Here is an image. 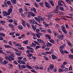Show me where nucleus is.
Returning a JSON list of instances; mask_svg holds the SVG:
<instances>
[{"mask_svg":"<svg viewBox=\"0 0 73 73\" xmlns=\"http://www.w3.org/2000/svg\"><path fill=\"white\" fill-rule=\"evenodd\" d=\"M54 13H58V10L55 9L54 10Z\"/></svg>","mask_w":73,"mask_h":73,"instance_id":"obj_42","label":"nucleus"},{"mask_svg":"<svg viewBox=\"0 0 73 73\" xmlns=\"http://www.w3.org/2000/svg\"><path fill=\"white\" fill-rule=\"evenodd\" d=\"M4 46H5V47L6 48H9V47H10V46L6 45H4Z\"/></svg>","mask_w":73,"mask_h":73,"instance_id":"obj_38","label":"nucleus"},{"mask_svg":"<svg viewBox=\"0 0 73 73\" xmlns=\"http://www.w3.org/2000/svg\"><path fill=\"white\" fill-rule=\"evenodd\" d=\"M33 24H36V25H38L36 21L34 19H33Z\"/></svg>","mask_w":73,"mask_h":73,"instance_id":"obj_23","label":"nucleus"},{"mask_svg":"<svg viewBox=\"0 0 73 73\" xmlns=\"http://www.w3.org/2000/svg\"><path fill=\"white\" fill-rule=\"evenodd\" d=\"M54 69V66L53 64H50L49 65V66L48 67L47 69V70L48 72H50V69L51 70H53Z\"/></svg>","mask_w":73,"mask_h":73,"instance_id":"obj_2","label":"nucleus"},{"mask_svg":"<svg viewBox=\"0 0 73 73\" xmlns=\"http://www.w3.org/2000/svg\"><path fill=\"white\" fill-rule=\"evenodd\" d=\"M32 56H33V54H32L29 53V54H27V56L28 57H31Z\"/></svg>","mask_w":73,"mask_h":73,"instance_id":"obj_34","label":"nucleus"},{"mask_svg":"<svg viewBox=\"0 0 73 73\" xmlns=\"http://www.w3.org/2000/svg\"><path fill=\"white\" fill-rule=\"evenodd\" d=\"M40 30H39L38 29H37L36 30V32H40Z\"/></svg>","mask_w":73,"mask_h":73,"instance_id":"obj_63","label":"nucleus"},{"mask_svg":"<svg viewBox=\"0 0 73 73\" xmlns=\"http://www.w3.org/2000/svg\"><path fill=\"white\" fill-rule=\"evenodd\" d=\"M18 58L19 59V60H21V59L23 58V57L22 56L18 57Z\"/></svg>","mask_w":73,"mask_h":73,"instance_id":"obj_58","label":"nucleus"},{"mask_svg":"<svg viewBox=\"0 0 73 73\" xmlns=\"http://www.w3.org/2000/svg\"><path fill=\"white\" fill-rule=\"evenodd\" d=\"M26 66L28 68H29V69H33V68L29 66V65H27Z\"/></svg>","mask_w":73,"mask_h":73,"instance_id":"obj_28","label":"nucleus"},{"mask_svg":"<svg viewBox=\"0 0 73 73\" xmlns=\"http://www.w3.org/2000/svg\"><path fill=\"white\" fill-rule=\"evenodd\" d=\"M65 1H67V3H68V4H70V5H71L72 4L71 1H73V0H65Z\"/></svg>","mask_w":73,"mask_h":73,"instance_id":"obj_14","label":"nucleus"},{"mask_svg":"<svg viewBox=\"0 0 73 73\" xmlns=\"http://www.w3.org/2000/svg\"><path fill=\"white\" fill-rule=\"evenodd\" d=\"M9 25L10 28H15V26L13 25L11 23H9Z\"/></svg>","mask_w":73,"mask_h":73,"instance_id":"obj_18","label":"nucleus"},{"mask_svg":"<svg viewBox=\"0 0 73 73\" xmlns=\"http://www.w3.org/2000/svg\"><path fill=\"white\" fill-rule=\"evenodd\" d=\"M39 4L40 6H42V5H43V4H44V2H40Z\"/></svg>","mask_w":73,"mask_h":73,"instance_id":"obj_57","label":"nucleus"},{"mask_svg":"<svg viewBox=\"0 0 73 73\" xmlns=\"http://www.w3.org/2000/svg\"><path fill=\"white\" fill-rule=\"evenodd\" d=\"M58 71L59 72H64V69H61V68L59 69Z\"/></svg>","mask_w":73,"mask_h":73,"instance_id":"obj_37","label":"nucleus"},{"mask_svg":"<svg viewBox=\"0 0 73 73\" xmlns=\"http://www.w3.org/2000/svg\"><path fill=\"white\" fill-rule=\"evenodd\" d=\"M59 48H60V49H63L64 48V47L63 46V45H62L60 46Z\"/></svg>","mask_w":73,"mask_h":73,"instance_id":"obj_43","label":"nucleus"},{"mask_svg":"<svg viewBox=\"0 0 73 73\" xmlns=\"http://www.w3.org/2000/svg\"><path fill=\"white\" fill-rule=\"evenodd\" d=\"M61 29L63 32L64 33H65V34L67 33V31H66V30L65 29V26H62L61 27Z\"/></svg>","mask_w":73,"mask_h":73,"instance_id":"obj_4","label":"nucleus"},{"mask_svg":"<svg viewBox=\"0 0 73 73\" xmlns=\"http://www.w3.org/2000/svg\"><path fill=\"white\" fill-rule=\"evenodd\" d=\"M21 67L22 68V69H24L26 68V66L24 65H21Z\"/></svg>","mask_w":73,"mask_h":73,"instance_id":"obj_29","label":"nucleus"},{"mask_svg":"<svg viewBox=\"0 0 73 73\" xmlns=\"http://www.w3.org/2000/svg\"><path fill=\"white\" fill-rule=\"evenodd\" d=\"M65 68V66L64 65H62L61 66V68H62V69H64V68Z\"/></svg>","mask_w":73,"mask_h":73,"instance_id":"obj_48","label":"nucleus"},{"mask_svg":"<svg viewBox=\"0 0 73 73\" xmlns=\"http://www.w3.org/2000/svg\"><path fill=\"white\" fill-rule=\"evenodd\" d=\"M41 16H38V19L37 20V21L39 23H41Z\"/></svg>","mask_w":73,"mask_h":73,"instance_id":"obj_9","label":"nucleus"},{"mask_svg":"<svg viewBox=\"0 0 73 73\" xmlns=\"http://www.w3.org/2000/svg\"><path fill=\"white\" fill-rule=\"evenodd\" d=\"M15 53L16 54V55H17V56H20L21 55V54L20 53H18L16 52H15Z\"/></svg>","mask_w":73,"mask_h":73,"instance_id":"obj_40","label":"nucleus"},{"mask_svg":"<svg viewBox=\"0 0 73 73\" xmlns=\"http://www.w3.org/2000/svg\"><path fill=\"white\" fill-rule=\"evenodd\" d=\"M70 51L72 53H73V48L71 49Z\"/></svg>","mask_w":73,"mask_h":73,"instance_id":"obj_64","label":"nucleus"},{"mask_svg":"<svg viewBox=\"0 0 73 73\" xmlns=\"http://www.w3.org/2000/svg\"><path fill=\"white\" fill-rule=\"evenodd\" d=\"M9 34L10 35H15V34L14 33V32H13V33H9Z\"/></svg>","mask_w":73,"mask_h":73,"instance_id":"obj_62","label":"nucleus"},{"mask_svg":"<svg viewBox=\"0 0 73 73\" xmlns=\"http://www.w3.org/2000/svg\"><path fill=\"white\" fill-rule=\"evenodd\" d=\"M19 12H20V13H23V10L22 8L19 9Z\"/></svg>","mask_w":73,"mask_h":73,"instance_id":"obj_32","label":"nucleus"},{"mask_svg":"<svg viewBox=\"0 0 73 73\" xmlns=\"http://www.w3.org/2000/svg\"><path fill=\"white\" fill-rule=\"evenodd\" d=\"M64 35L63 34H62L61 35H59L57 36L58 37L60 38L61 40H63L64 37Z\"/></svg>","mask_w":73,"mask_h":73,"instance_id":"obj_3","label":"nucleus"},{"mask_svg":"<svg viewBox=\"0 0 73 73\" xmlns=\"http://www.w3.org/2000/svg\"><path fill=\"white\" fill-rule=\"evenodd\" d=\"M45 37L46 38H47V39H49L50 40L51 39V36H50L49 35H45Z\"/></svg>","mask_w":73,"mask_h":73,"instance_id":"obj_7","label":"nucleus"},{"mask_svg":"<svg viewBox=\"0 0 73 73\" xmlns=\"http://www.w3.org/2000/svg\"><path fill=\"white\" fill-rule=\"evenodd\" d=\"M50 42H52L53 44H54V40H53V39H51V40L50 41Z\"/></svg>","mask_w":73,"mask_h":73,"instance_id":"obj_49","label":"nucleus"},{"mask_svg":"<svg viewBox=\"0 0 73 73\" xmlns=\"http://www.w3.org/2000/svg\"><path fill=\"white\" fill-rule=\"evenodd\" d=\"M12 9H13L10 8L8 10V13L9 14V15L11 13H12Z\"/></svg>","mask_w":73,"mask_h":73,"instance_id":"obj_8","label":"nucleus"},{"mask_svg":"<svg viewBox=\"0 0 73 73\" xmlns=\"http://www.w3.org/2000/svg\"><path fill=\"white\" fill-rule=\"evenodd\" d=\"M31 11H34V12H35L36 14L37 13L36 9V8L35 7H32V8H31Z\"/></svg>","mask_w":73,"mask_h":73,"instance_id":"obj_6","label":"nucleus"},{"mask_svg":"<svg viewBox=\"0 0 73 73\" xmlns=\"http://www.w3.org/2000/svg\"><path fill=\"white\" fill-rule=\"evenodd\" d=\"M18 65L19 69H21V70H23V69L21 68V65L20 64H19Z\"/></svg>","mask_w":73,"mask_h":73,"instance_id":"obj_52","label":"nucleus"},{"mask_svg":"<svg viewBox=\"0 0 73 73\" xmlns=\"http://www.w3.org/2000/svg\"><path fill=\"white\" fill-rule=\"evenodd\" d=\"M26 25L28 27L29 29H30V28H31V27H30V25H29V24L27 23L26 24Z\"/></svg>","mask_w":73,"mask_h":73,"instance_id":"obj_46","label":"nucleus"},{"mask_svg":"<svg viewBox=\"0 0 73 73\" xmlns=\"http://www.w3.org/2000/svg\"><path fill=\"white\" fill-rule=\"evenodd\" d=\"M58 15H64L65 13L62 12H58Z\"/></svg>","mask_w":73,"mask_h":73,"instance_id":"obj_22","label":"nucleus"},{"mask_svg":"<svg viewBox=\"0 0 73 73\" xmlns=\"http://www.w3.org/2000/svg\"><path fill=\"white\" fill-rule=\"evenodd\" d=\"M47 44H48L50 46H52V44H51V43H49V42H48L47 43Z\"/></svg>","mask_w":73,"mask_h":73,"instance_id":"obj_60","label":"nucleus"},{"mask_svg":"<svg viewBox=\"0 0 73 73\" xmlns=\"http://www.w3.org/2000/svg\"><path fill=\"white\" fill-rule=\"evenodd\" d=\"M52 53V51L50 52L46 51L45 52V54H51Z\"/></svg>","mask_w":73,"mask_h":73,"instance_id":"obj_36","label":"nucleus"},{"mask_svg":"<svg viewBox=\"0 0 73 73\" xmlns=\"http://www.w3.org/2000/svg\"><path fill=\"white\" fill-rule=\"evenodd\" d=\"M15 46H20L21 47V45L19 43H17L15 44Z\"/></svg>","mask_w":73,"mask_h":73,"instance_id":"obj_26","label":"nucleus"},{"mask_svg":"<svg viewBox=\"0 0 73 73\" xmlns=\"http://www.w3.org/2000/svg\"><path fill=\"white\" fill-rule=\"evenodd\" d=\"M60 51L62 54H64V50H63L60 49Z\"/></svg>","mask_w":73,"mask_h":73,"instance_id":"obj_55","label":"nucleus"},{"mask_svg":"<svg viewBox=\"0 0 73 73\" xmlns=\"http://www.w3.org/2000/svg\"><path fill=\"white\" fill-rule=\"evenodd\" d=\"M18 29H21V30L23 29V27L21 25H19V26H18Z\"/></svg>","mask_w":73,"mask_h":73,"instance_id":"obj_17","label":"nucleus"},{"mask_svg":"<svg viewBox=\"0 0 73 73\" xmlns=\"http://www.w3.org/2000/svg\"><path fill=\"white\" fill-rule=\"evenodd\" d=\"M52 57L53 60H56L57 58V57L54 55L52 54L51 55Z\"/></svg>","mask_w":73,"mask_h":73,"instance_id":"obj_10","label":"nucleus"},{"mask_svg":"<svg viewBox=\"0 0 73 73\" xmlns=\"http://www.w3.org/2000/svg\"><path fill=\"white\" fill-rule=\"evenodd\" d=\"M55 20L56 21H60V19L59 18H56Z\"/></svg>","mask_w":73,"mask_h":73,"instance_id":"obj_50","label":"nucleus"},{"mask_svg":"<svg viewBox=\"0 0 73 73\" xmlns=\"http://www.w3.org/2000/svg\"><path fill=\"white\" fill-rule=\"evenodd\" d=\"M22 21L23 22V23H22V25L24 27H25L26 26V25L25 23H26V21H24V20L23 19H21Z\"/></svg>","mask_w":73,"mask_h":73,"instance_id":"obj_11","label":"nucleus"},{"mask_svg":"<svg viewBox=\"0 0 73 73\" xmlns=\"http://www.w3.org/2000/svg\"><path fill=\"white\" fill-rule=\"evenodd\" d=\"M13 20L10 19L9 21V23H13Z\"/></svg>","mask_w":73,"mask_h":73,"instance_id":"obj_61","label":"nucleus"},{"mask_svg":"<svg viewBox=\"0 0 73 73\" xmlns=\"http://www.w3.org/2000/svg\"><path fill=\"white\" fill-rule=\"evenodd\" d=\"M28 40H26L23 41V43L26 44V45H28Z\"/></svg>","mask_w":73,"mask_h":73,"instance_id":"obj_25","label":"nucleus"},{"mask_svg":"<svg viewBox=\"0 0 73 73\" xmlns=\"http://www.w3.org/2000/svg\"><path fill=\"white\" fill-rule=\"evenodd\" d=\"M29 52H31V50H28L26 51L27 53H28V54H29Z\"/></svg>","mask_w":73,"mask_h":73,"instance_id":"obj_51","label":"nucleus"},{"mask_svg":"<svg viewBox=\"0 0 73 73\" xmlns=\"http://www.w3.org/2000/svg\"><path fill=\"white\" fill-rule=\"evenodd\" d=\"M7 3L8 4V5H11L12 4H11V2L10 1H8L7 2Z\"/></svg>","mask_w":73,"mask_h":73,"instance_id":"obj_33","label":"nucleus"},{"mask_svg":"<svg viewBox=\"0 0 73 73\" xmlns=\"http://www.w3.org/2000/svg\"><path fill=\"white\" fill-rule=\"evenodd\" d=\"M44 3L46 7H47L48 8H50V5L48 3V2H45Z\"/></svg>","mask_w":73,"mask_h":73,"instance_id":"obj_5","label":"nucleus"},{"mask_svg":"<svg viewBox=\"0 0 73 73\" xmlns=\"http://www.w3.org/2000/svg\"><path fill=\"white\" fill-rule=\"evenodd\" d=\"M31 16H33V17H35V16H36V15L31 11L28 12V14L27 15V17L28 18H31Z\"/></svg>","mask_w":73,"mask_h":73,"instance_id":"obj_1","label":"nucleus"},{"mask_svg":"<svg viewBox=\"0 0 73 73\" xmlns=\"http://www.w3.org/2000/svg\"><path fill=\"white\" fill-rule=\"evenodd\" d=\"M5 59L6 60H9H9L10 59V58H9V56H6L5 57Z\"/></svg>","mask_w":73,"mask_h":73,"instance_id":"obj_20","label":"nucleus"},{"mask_svg":"<svg viewBox=\"0 0 73 73\" xmlns=\"http://www.w3.org/2000/svg\"><path fill=\"white\" fill-rule=\"evenodd\" d=\"M31 72H33V73H37V72H36L35 70L34 69L31 70Z\"/></svg>","mask_w":73,"mask_h":73,"instance_id":"obj_53","label":"nucleus"},{"mask_svg":"<svg viewBox=\"0 0 73 73\" xmlns=\"http://www.w3.org/2000/svg\"><path fill=\"white\" fill-rule=\"evenodd\" d=\"M7 63H8V62L6 60L3 61V64H6Z\"/></svg>","mask_w":73,"mask_h":73,"instance_id":"obj_54","label":"nucleus"},{"mask_svg":"<svg viewBox=\"0 0 73 73\" xmlns=\"http://www.w3.org/2000/svg\"><path fill=\"white\" fill-rule=\"evenodd\" d=\"M10 56H11V57H15V54H14L13 52H10Z\"/></svg>","mask_w":73,"mask_h":73,"instance_id":"obj_15","label":"nucleus"},{"mask_svg":"<svg viewBox=\"0 0 73 73\" xmlns=\"http://www.w3.org/2000/svg\"><path fill=\"white\" fill-rule=\"evenodd\" d=\"M69 58H70L73 59V55L71 54H69L68 55Z\"/></svg>","mask_w":73,"mask_h":73,"instance_id":"obj_31","label":"nucleus"},{"mask_svg":"<svg viewBox=\"0 0 73 73\" xmlns=\"http://www.w3.org/2000/svg\"><path fill=\"white\" fill-rule=\"evenodd\" d=\"M25 9V11L26 12H28V9H27V7H25L24 8Z\"/></svg>","mask_w":73,"mask_h":73,"instance_id":"obj_35","label":"nucleus"},{"mask_svg":"<svg viewBox=\"0 0 73 73\" xmlns=\"http://www.w3.org/2000/svg\"><path fill=\"white\" fill-rule=\"evenodd\" d=\"M69 70H72V65H70L69 68Z\"/></svg>","mask_w":73,"mask_h":73,"instance_id":"obj_47","label":"nucleus"},{"mask_svg":"<svg viewBox=\"0 0 73 73\" xmlns=\"http://www.w3.org/2000/svg\"><path fill=\"white\" fill-rule=\"evenodd\" d=\"M41 48V46H36L35 48H36V49H37L38 48Z\"/></svg>","mask_w":73,"mask_h":73,"instance_id":"obj_45","label":"nucleus"},{"mask_svg":"<svg viewBox=\"0 0 73 73\" xmlns=\"http://www.w3.org/2000/svg\"><path fill=\"white\" fill-rule=\"evenodd\" d=\"M59 25L58 24H56V28H58V27H59Z\"/></svg>","mask_w":73,"mask_h":73,"instance_id":"obj_56","label":"nucleus"},{"mask_svg":"<svg viewBox=\"0 0 73 73\" xmlns=\"http://www.w3.org/2000/svg\"><path fill=\"white\" fill-rule=\"evenodd\" d=\"M11 3H12L13 4H16L17 3L16 0H10Z\"/></svg>","mask_w":73,"mask_h":73,"instance_id":"obj_16","label":"nucleus"},{"mask_svg":"<svg viewBox=\"0 0 73 73\" xmlns=\"http://www.w3.org/2000/svg\"><path fill=\"white\" fill-rule=\"evenodd\" d=\"M55 41H56V42H57V43L58 42V41H60V40L58 39H57V38H55Z\"/></svg>","mask_w":73,"mask_h":73,"instance_id":"obj_59","label":"nucleus"},{"mask_svg":"<svg viewBox=\"0 0 73 73\" xmlns=\"http://www.w3.org/2000/svg\"><path fill=\"white\" fill-rule=\"evenodd\" d=\"M22 61H23L21 60H18V61H17L18 62L19 64H22Z\"/></svg>","mask_w":73,"mask_h":73,"instance_id":"obj_30","label":"nucleus"},{"mask_svg":"<svg viewBox=\"0 0 73 73\" xmlns=\"http://www.w3.org/2000/svg\"><path fill=\"white\" fill-rule=\"evenodd\" d=\"M58 6H62V4L61 3L60 1H58Z\"/></svg>","mask_w":73,"mask_h":73,"instance_id":"obj_21","label":"nucleus"},{"mask_svg":"<svg viewBox=\"0 0 73 73\" xmlns=\"http://www.w3.org/2000/svg\"><path fill=\"white\" fill-rule=\"evenodd\" d=\"M32 28L34 30V31H35L36 29V27H35V26L33 25H31Z\"/></svg>","mask_w":73,"mask_h":73,"instance_id":"obj_24","label":"nucleus"},{"mask_svg":"<svg viewBox=\"0 0 73 73\" xmlns=\"http://www.w3.org/2000/svg\"><path fill=\"white\" fill-rule=\"evenodd\" d=\"M9 58H10V59L9 60L11 62L12 61V60H14L15 58H13V57H12L11 56H9Z\"/></svg>","mask_w":73,"mask_h":73,"instance_id":"obj_19","label":"nucleus"},{"mask_svg":"<svg viewBox=\"0 0 73 73\" xmlns=\"http://www.w3.org/2000/svg\"><path fill=\"white\" fill-rule=\"evenodd\" d=\"M59 9L61 11H64V8L62 7H59Z\"/></svg>","mask_w":73,"mask_h":73,"instance_id":"obj_27","label":"nucleus"},{"mask_svg":"<svg viewBox=\"0 0 73 73\" xmlns=\"http://www.w3.org/2000/svg\"><path fill=\"white\" fill-rule=\"evenodd\" d=\"M36 35L38 38H40V35H39V34L37 33L36 34Z\"/></svg>","mask_w":73,"mask_h":73,"instance_id":"obj_41","label":"nucleus"},{"mask_svg":"<svg viewBox=\"0 0 73 73\" xmlns=\"http://www.w3.org/2000/svg\"><path fill=\"white\" fill-rule=\"evenodd\" d=\"M33 19H31V20H30L29 21V23L30 24H32V23H33Z\"/></svg>","mask_w":73,"mask_h":73,"instance_id":"obj_39","label":"nucleus"},{"mask_svg":"<svg viewBox=\"0 0 73 73\" xmlns=\"http://www.w3.org/2000/svg\"><path fill=\"white\" fill-rule=\"evenodd\" d=\"M3 14V15L4 16L7 17L8 16V14H7V12L6 11H4L2 13Z\"/></svg>","mask_w":73,"mask_h":73,"instance_id":"obj_12","label":"nucleus"},{"mask_svg":"<svg viewBox=\"0 0 73 73\" xmlns=\"http://www.w3.org/2000/svg\"><path fill=\"white\" fill-rule=\"evenodd\" d=\"M37 41L38 42H41V43H44V42L41 39L38 38L37 39Z\"/></svg>","mask_w":73,"mask_h":73,"instance_id":"obj_13","label":"nucleus"},{"mask_svg":"<svg viewBox=\"0 0 73 73\" xmlns=\"http://www.w3.org/2000/svg\"><path fill=\"white\" fill-rule=\"evenodd\" d=\"M0 36H3L4 37H5V34L1 33Z\"/></svg>","mask_w":73,"mask_h":73,"instance_id":"obj_44","label":"nucleus"}]
</instances>
